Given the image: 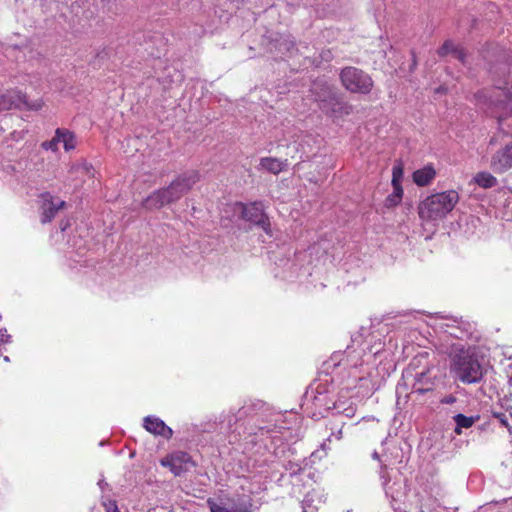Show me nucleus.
I'll return each mask as SVG.
<instances>
[{"mask_svg":"<svg viewBox=\"0 0 512 512\" xmlns=\"http://www.w3.org/2000/svg\"><path fill=\"white\" fill-rule=\"evenodd\" d=\"M58 143L59 140H57V133L55 132V136L49 140L42 143V148L45 150H51V151H57L58 150Z\"/></svg>","mask_w":512,"mask_h":512,"instance_id":"393cba45","label":"nucleus"},{"mask_svg":"<svg viewBox=\"0 0 512 512\" xmlns=\"http://www.w3.org/2000/svg\"><path fill=\"white\" fill-rule=\"evenodd\" d=\"M56 133H57V140H59V142H63L65 151H71V150L75 149L76 137L72 131H70L68 129H64V128H57Z\"/></svg>","mask_w":512,"mask_h":512,"instance_id":"6ab92c4d","label":"nucleus"},{"mask_svg":"<svg viewBox=\"0 0 512 512\" xmlns=\"http://www.w3.org/2000/svg\"><path fill=\"white\" fill-rule=\"evenodd\" d=\"M113 502L110 504V506L107 509V512H113Z\"/></svg>","mask_w":512,"mask_h":512,"instance_id":"58836bf2","label":"nucleus"},{"mask_svg":"<svg viewBox=\"0 0 512 512\" xmlns=\"http://www.w3.org/2000/svg\"><path fill=\"white\" fill-rule=\"evenodd\" d=\"M207 505L211 512H252L251 511V503H243L239 507L235 506L231 509L225 507L222 503H218L213 498L207 499Z\"/></svg>","mask_w":512,"mask_h":512,"instance_id":"f3484780","label":"nucleus"},{"mask_svg":"<svg viewBox=\"0 0 512 512\" xmlns=\"http://www.w3.org/2000/svg\"><path fill=\"white\" fill-rule=\"evenodd\" d=\"M404 177V166L402 162H398L392 168V193L389 194L384 200V206L388 209L394 208L398 206L404 195V190L402 187V181Z\"/></svg>","mask_w":512,"mask_h":512,"instance_id":"6e6552de","label":"nucleus"},{"mask_svg":"<svg viewBox=\"0 0 512 512\" xmlns=\"http://www.w3.org/2000/svg\"><path fill=\"white\" fill-rule=\"evenodd\" d=\"M98 485L99 487L101 488V490H104V488L108 485L104 479H101L99 482H98Z\"/></svg>","mask_w":512,"mask_h":512,"instance_id":"f704fd0d","label":"nucleus"},{"mask_svg":"<svg viewBox=\"0 0 512 512\" xmlns=\"http://www.w3.org/2000/svg\"><path fill=\"white\" fill-rule=\"evenodd\" d=\"M260 166L262 169L277 175L285 170L287 166V160L282 161L278 158L263 157L260 159Z\"/></svg>","mask_w":512,"mask_h":512,"instance_id":"dca6fc26","label":"nucleus"},{"mask_svg":"<svg viewBox=\"0 0 512 512\" xmlns=\"http://www.w3.org/2000/svg\"><path fill=\"white\" fill-rule=\"evenodd\" d=\"M373 87L372 78L365 72L354 69V93L359 92L367 94Z\"/></svg>","mask_w":512,"mask_h":512,"instance_id":"2eb2a0df","label":"nucleus"},{"mask_svg":"<svg viewBox=\"0 0 512 512\" xmlns=\"http://www.w3.org/2000/svg\"><path fill=\"white\" fill-rule=\"evenodd\" d=\"M199 180L198 171H185L179 174L167 187L152 192L143 200L142 207L151 211L175 203L186 195Z\"/></svg>","mask_w":512,"mask_h":512,"instance_id":"f03ea898","label":"nucleus"},{"mask_svg":"<svg viewBox=\"0 0 512 512\" xmlns=\"http://www.w3.org/2000/svg\"><path fill=\"white\" fill-rule=\"evenodd\" d=\"M349 393H350V390L348 388L342 389L339 392L338 399L334 403V408L339 413L348 411L352 407V402L350 401Z\"/></svg>","mask_w":512,"mask_h":512,"instance_id":"412c9836","label":"nucleus"},{"mask_svg":"<svg viewBox=\"0 0 512 512\" xmlns=\"http://www.w3.org/2000/svg\"><path fill=\"white\" fill-rule=\"evenodd\" d=\"M143 421V426L148 432L162 436L165 439H170L172 437V429L160 418L155 416H146Z\"/></svg>","mask_w":512,"mask_h":512,"instance_id":"ddd939ff","label":"nucleus"},{"mask_svg":"<svg viewBox=\"0 0 512 512\" xmlns=\"http://www.w3.org/2000/svg\"><path fill=\"white\" fill-rule=\"evenodd\" d=\"M263 405L264 403L260 400H257L256 402L252 403L253 409H261Z\"/></svg>","mask_w":512,"mask_h":512,"instance_id":"7c9ffc66","label":"nucleus"},{"mask_svg":"<svg viewBox=\"0 0 512 512\" xmlns=\"http://www.w3.org/2000/svg\"><path fill=\"white\" fill-rule=\"evenodd\" d=\"M231 3H233L235 5L236 8L239 7L240 4L243 3L244 0H230Z\"/></svg>","mask_w":512,"mask_h":512,"instance_id":"e433bc0d","label":"nucleus"},{"mask_svg":"<svg viewBox=\"0 0 512 512\" xmlns=\"http://www.w3.org/2000/svg\"><path fill=\"white\" fill-rule=\"evenodd\" d=\"M303 512H318V507L315 505L313 493H307L301 502Z\"/></svg>","mask_w":512,"mask_h":512,"instance_id":"4be33fe9","label":"nucleus"},{"mask_svg":"<svg viewBox=\"0 0 512 512\" xmlns=\"http://www.w3.org/2000/svg\"><path fill=\"white\" fill-rule=\"evenodd\" d=\"M9 338H10V335H6V334L2 333L0 340L3 342H8Z\"/></svg>","mask_w":512,"mask_h":512,"instance_id":"c9c22d12","label":"nucleus"},{"mask_svg":"<svg viewBox=\"0 0 512 512\" xmlns=\"http://www.w3.org/2000/svg\"><path fill=\"white\" fill-rule=\"evenodd\" d=\"M417 66V58L414 51H412V65L411 70H413Z\"/></svg>","mask_w":512,"mask_h":512,"instance_id":"72a5a7b5","label":"nucleus"},{"mask_svg":"<svg viewBox=\"0 0 512 512\" xmlns=\"http://www.w3.org/2000/svg\"><path fill=\"white\" fill-rule=\"evenodd\" d=\"M261 46L266 53H269L275 60L292 57L298 49L294 40L289 35L269 32L261 38Z\"/></svg>","mask_w":512,"mask_h":512,"instance_id":"39448f33","label":"nucleus"},{"mask_svg":"<svg viewBox=\"0 0 512 512\" xmlns=\"http://www.w3.org/2000/svg\"><path fill=\"white\" fill-rule=\"evenodd\" d=\"M41 200V223L43 224L51 222L57 215L58 211L66 206L65 201L58 197H54L49 192L42 193Z\"/></svg>","mask_w":512,"mask_h":512,"instance_id":"9b49d317","label":"nucleus"},{"mask_svg":"<svg viewBox=\"0 0 512 512\" xmlns=\"http://www.w3.org/2000/svg\"><path fill=\"white\" fill-rule=\"evenodd\" d=\"M437 175L433 164L429 163L412 173V180L418 187H426L432 183Z\"/></svg>","mask_w":512,"mask_h":512,"instance_id":"4468645a","label":"nucleus"},{"mask_svg":"<svg viewBox=\"0 0 512 512\" xmlns=\"http://www.w3.org/2000/svg\"><path fill=\"white\" fill-rule=\"evenodd\" d=\"M342 355L340 353H336L331 357V361L333 362V367H336L340 364V357Z\"/></svg>","mask_w":512,"mask_h":512,"instance_id":"cd10ccee","label":"nucleus"},{"mask_svg":"<svg viewBox=\"0 0 512 512\" xmlns=\"http://www.w3.org/2000/svg\"><path fill=\"white\" fill-rule=\"evenodd\" d=\"M191 461V457L186 452H177L172 454L171 456L163 459L161 464L163 466L169 467L171 472L175 476H180L181 474L187 471L185 464Z\"/></svg>","mask_w":512,"mask_h":512,"instance_id":"f8f14e48","label":"nucleus"},{"mask_svg":"<svg viewBox=\"0 0 512 512\" xmlns=\"http://www.w3.org/2000/svg\"><path fill=\"white\" fill-rule=\"evenodd\" d=\"M479 416H466L464 414H456L454 417H453V420L456 424L455 428H454V433L456 435H461L462 434V429H468V428H471L478 420H479Z\"/></svg>","mask_w":512,"mask_h":512,"instance_id":"a211bd4d","label":"nucleus"},{"mask_svg":"<svg viewBox=\"0 0 512 512\" xmlns=\"http://www.w3.org/2000/svg\"><path fill=\"white\" fill-rule=\"evenodd\" d=\"M490 168L496 174H504L512 168V137L491 155Z\"/></svg>","mask_w":512,"mask_h":512,"instance_id":"9d476101","label":"nucleus"},{"mask_svg":"<svg viewBox=\"0 0 512 512\" xmlns=\"http://www.w3.org/2000/svg\"><path fill=\"white\" fill-rule=\"evenodd\" d=\"M329 437H331V439L335 438L336 440H340L342 438V427L339 428L337 432L332 431Z\"/></svg>","mask_w":512,"mask_h":512,"instance_id":"c85d7f7f","label":"nucleus"},{"mask_svg":"<svg viewBox=\"0 0 512 512\" xmlns=\"http://www.w3.org/2000/svg\"><path fill=\"white\" fill-rule=\"evenodd\" d=\"M321 400H322V399H321V395H320V396H315V401H317V402H321Z\"/></svg>","mask_w":512,"mask_h":512,"instance_id":"ea45409f","label":"nucleus"},{"mask_svg":"<svg viewBox=\"0 0 512 512\" xmlns=\"http://www.w3.org/2000/svg\"><path fill=\"white\" fill-rule=\"evenodd\" d=\"M242 217L262 228L267 234H270V221L268 215L264 212V205L260 201L242 205Z\"/></svg>","mask_w":512,"mask_h":512,"instance_id":"1a4fd4ad","label":"nucleus"},{"mask_svg":"<svg viewBox=\"0 0 512 512\" xmlns=\"http://www.w3.org/2000/svg\"><path fill=\"white\" fill-rule=\"evenodd\" d=\"M449 359L450 374L456 381L465 385L478 384L482 381L486 370L475 347L454 345Z\"/></svg>","mask_w":512,"mask_h":512,"instance_id":"f257e3e1","label":"nucleus"},{"mask_svg":"<svg viewBox=\"0 0 512 512\" xmlns=\"http://www.w3.org/2000/svg\"><path fill=\"white\" fill-rule=\"evenodd\" d=\"M459 200V193L453 189L431 194L419 202L418 216L425 223L443 220L454 210Z\"/></svg>","mask_w":512,"mask_h":512,"instance_id":"7ed1b4c3","label":"nucleus"},{"mask_svg":"<svg viewBox=\"0 0 512 512\" xmlns=\"http://www.w3.org/2000/svg\"><path fill=\"white\" fill-rule=\"evenodd\" d=\"M495 143V138H491L490 145H493Z\"/></svg>","mask_w":512,"mask_h":512,"instance_id":"a19ab883","label":"nucleus"},{"mask_svg":"<svg viewBox=\"0 0 512 512\" xmlns=\"http://www.w3.org/2000/svg\"><path fill=\"white\" fill-rule=\"evenodd\" d=\"M340 79H341L343 86L347 90L352 89V70L350 67H346L341 71Z\"/></svg>","mask_w":512,"mask_h":512,"instance_id":"b1692460","label":"nucleus"},{"mask_svg":"<svg viewBox=\"0 0 512 512\" xmlns=\"http://www.w3.org/2000/svg\"><path fill=\"white\" fill-rule=\"evenodd\" d=\"M249 410H250V408H249L248 406L244 405L243 407H241V408L238 410V412H237V413L240 415L239 417L241 418V417H243V416L247 415V414H248V412H249Z\"/></svg>","mask_w":512,"mask_h":512,"instance_id":"c756f323","label":"nucleus"},{"mask_svg":"<svg viewBox=\"0 0 512 512\" xmlns=\"http://www.w3.org/2000/svg\"><path fill=\"white\" fill-rule=\"evenodd\" d=\"M331 441V437H328L327 440L321 444V449L326 451L329 448L327 443H330Z\"/></svg>","mask_w":512,"mask_h":512,"instance_id":"473e14b6","label":"nucleus"},{"mask_svg":"<svg viewBox=\"0 0 512 512\" xmlns=\"http://www.w3.org/2000/svg\"><path fill=\"white\" fill-rule=\"evenodd\" d=\"M457 45L454 44L452 40H446L442 46L437 50V54L440 57H445L448 54H453L456 50Z\"/></svg>","mask_w":512,"mask_h":512,"instance_id":"5701e85b","label":"nucleus"},{"mask_svg":"<svg viewBox=\"0 0 512 512\" xmlns=\"http://www.w3.org/2000/svg\"><path fill=\"white\" fill-rule=\"evenodd\" d=\"M457 60H459L462 64H465L466 62V51L464 48L457 46L456 50L452 54Z\"/></svg>","mask_w":512,"mask_h":512,"instance_id":"a878e982","label":"nucleus"},{"mask_svg":"<svg viewBox=\"0 0 512 512\" xmlns=\"http://www.w3.org/2000/svg\"><path fill=\"white\" fill-rule=\"evenodd\" d=\"M487 111L501 123L512 116V96L502 89H494L490 96Z\"/></svg>","mask_w":512,"mask_h":512,"instance_id":"0eeeda50","label":"nucleus"},{"mask_svg":"<svg viewBox=\"0 0 512 512\" xmlns=\"http://www.w3.org/2000/svg\"><path fill=\"white\" fill-rule=\"evenodd\" d=\"M43 106L42 100H35L28 102L26 95L20 91L8 90L3 93L0 92V112L8 111L11 109L19 110H40Z\"/></svg>","mask_w":512,"mask_h":512,"instance_id":"423d86ee","label":"nucleus"},{"mask_svg":"<svg viewBox=\"0 0 512 512\" xmlns=\"http://www.w3.org/2000/svg\"><path fill=\"white\" fill-rule=\"evenodd\" d=\"M112 505H113V512H119V509H118V507L116 505V502H113Z\"/></svg>","mask_w":512,"mask_h":512,"instance_id":"4c0bfd02","label":"nucleus"},{"mask_svg":"<svg viewBox=\"0 0 512 512\" xmlns=\"http://www.w3.org/2000/svg\"><path fill=\"white\" fill-rule=\"evenodd\" d=\"M456 402V397L453 395H447L442 400L441 403L443 404H453Z\"/></svg>","mask_w":512,"mask_h":512,"instance_id":"bb28decb","label":"nucleus"},{"mask_svg":"<svg viewBox=\"0 0 512 512\" xmlns=\"http://www.w3.org/2000/svg\"><path fill=\"white\" fill-rule=\"evenodd\" d=\"M311 92L319 108L328 115L337 116L345 108L337 91L322 80L313 83Z\"/></svg>","mask_w":512,"mask_h":512,"instance_id":"20e7f679","label":"nucleus"},{"mask_svg":"<svg viewBox=\"0 0 512 512\" xmlns=\"http://www.w3.org/2000/svg\"><path fill=\"white\" fill-rule=\"evenodd\" d=\"M474 182L481 188L488 189L497 185V179L489 172H478L474 176Z\"/></svg>","mask_w":512,"mask_h":512,"instance_id":"aec40b11","label":"nucleus"},{"mask_svg":"<svg viewBox=\"0 0 512 512\" xmlns=\"http://www.w3.org/2000/svg\"><path fill=\"white\" fill-rule=\"evenodd\" d=\"M227 421H228L229 425H232V423H235L237 421V417H236L235 413H232L231 416L229 415L227 418Z\"/></svg>","mask_w":512,"mask_h":512,"instance_id":"2f4dec72","label":"nucleus"}]
</instances>
